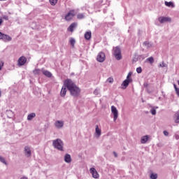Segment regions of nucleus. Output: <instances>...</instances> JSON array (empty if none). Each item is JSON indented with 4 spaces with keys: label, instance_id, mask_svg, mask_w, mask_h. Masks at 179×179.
I'll return each instance as SVG.
<instances>
[{
    "label": "nucleus",
    "instance_id": "4c0bfd02",
    "mask_svg": "<svg viewBox=\"0 0 179 179\" xmlns=\"http://www.w3.org/2000/svg\"><path fill=\"white\" fill-rule=\"evenodd\" d=\"M3 67V62L0 61V71H2Z\"/></svg>",
    "mask_w": 179,
    "mask_h": 179
},
{
    "label": "nucleus",
    "instance_id": "423d86ee",
    "mask_svg": "<svg viewBox=\"0 0 179 179\" xmlns=\"http://www.w3.org/2000/svg\"><path fill=\"white\" fill-rule=\"evenodd\" d=\"M24 155L26 157H31V147L26 145L24 148Z\"/></svg>",
    "mask_w": 179,
    "mask_h": 179
},
{
    "label": "nucleus",
    "instance_id": "1a4fd4ad",
    "mask_svg": "<svg viewBox=\"0 0 179 179\" xmlns=\"http://www.w3.org/2000/svg\"><path fill=\"white\" fill-rule=\"evenodd\" d=\"M73 16H75V11L74 10H70L65 16V20L67 22H70V20H72L73 18Z\"/></svg>",
    "mask_w": 179,
    "mask_h": 179
},
{
    "label": "nucleus",
    "instance_id": "79ce46f5",
    "mask_svg": "<svg viewBox=\"0 0 179 179\" xmlns=\"http://www.w3.org/2000/svg\"><path fill=\"white\" fill-rule=\"evenodd\" d=\"M175 138L176 139V141H178V139H179V135H178V134H176V135H175Z\"/></svg>",
    "mask_w": 179,
    "mask_h": 179
},
{
    "label": "nucleus",
    "instance_id": "de8ad7c7",
    "mask_svg": "<svg viewBox=\"0 0 179 179\" xmlns=\"http://www.w3.org/2000/svg\"><path fill=\"white\" fill-rule=\"evenodd\" d=\"M178 85H179V80H178Z\"/></svg>",
    "mask_w": 179,
    "mask_h": 179
},
{
    "label": "nucleus",
    "instance_id": "412c9836",
    "mask_svg": "<svg viewBox=\"0 0 179 179\" xmlns=\"http://www.w3.org/2000/svg\"><path fill=\"white\" fill-rule=\"evenodd\" d=\"M35 117H36V114L34 113H31L28 115L27 120L28 121H31V120H33V118H35Z\"/></svg>",
    "mask_w": 179,
    "mask_h": 179
},
{
    "label": "nucleus",
    "instance_id": "a19ab883",
    "mask_svg": "<svg viewBox=\"0 0 179 179\" xmlns=\"http://www.w3.org/2000/svg\"><path fill=\"white\" fill-rule=\"evenodd\" d=\"M143 86H144V87L148 89V87L149 86V84L148 83H144Z\"/></svg>",
    "mask_w": 179,
    "mask_h": 179
},
{
    "label": "nucleus",
    "instance_id": "393cba45",
    "mask_svg": "<svg viewBox=\"0 0 179 179\" xmlns=\"http://www.w3.org/2000/svg\"><path fill=\"white\" fill-rule=\"evenodd\" d=\"M143 45H145L146 48H152V43H150L149 41L144 42Z\"/></svg>",
    "mask_w": 179,
    "mask_h": 179
},
{
    "label": "nucleus",
    "instance_id": "c03bdc74",
    "mask_svg": "<svg viewBox=\"0 0 179 179\" xmlns=\"http://www.w3.org/2000/svg\"><path fill=\"white\" fill-rule=\"evenodd\" d=\"M3 22V20H2V18H0V26H1V24H2Z\"/></svg>",
    "mask_w": 179,
    "mask_h": 179
},
{
    "label": "nucleus",
    "instance_id": "7ed1b4c3",
    "mask_svg": "<svg viewBox=\"0 0 179 179\" xmlns=\"http://www.w3.org/2000/svg\"><path fill=\"white\" fill-rule=\"evenodd\" d=\"M113 55L117 61H120L122 59V56L121 55V49L120 47L117 46L113 48Z\"/></svg>",
    "mask_w": 179,
    "mask_h": 179
},
{
    "label": "nucleus",
    "instance_id": "2eb2a0df",
    "mask_svg": "<svg viewBox=\"0 0 179 179\" xmlns=\"http://www.w3.org/2000/svg\"><path fill=\"white\" fill-rule=\"evenodd\" d=\"M64 162L66 163H71L72 162V158L71 157V155L66 154L64 155Z\"/></svg>",
    "mask_w": 179,
    "mask_h": 179
},
{
    "label": "nucleus",
    "instance_id": "a211bd4d",
    "mask_svg": "<svg viewBox=\"0 0 179 179\" xmlns=\"http://www.w3.org/2000/svg\"><path fill=\"white\" fill-rule=\"evenodd\" d=\"M148 141H149V136H143L141 137V143L145 144L146 142H148Z\"/></svg>",
    "mask_w": 179,
    "mask_h": 179
},
{
    "label": "nucleus",
    "instance_id": "f03ea898",
    "mask_svg": "<svg viewBox=\"0 0 179 179\" xmlns=\"http://www.w3.org/2000/svg\"><path fill=\"white\" fill-rule=\"evenodd\" d=\"M52 146L55 149H57V150H60V152H64V141L60 138L53 140Z\"/></svg>",
    "mask_w": 179,
    "mask_h": 179
},
{
    "label": "nucleus",
    "instance_id": "4be33fe9",
    "mask_svg": "<svg viewBox=\"0 0 179 179\" xmlns=\"http://www.w3.org/2000/svg\"><path fill=\"white\" fill-rule=\"evenodd\" d=\"M165 6H168V8H174V3L171 1H165Z\"/></svg>",
    "mask_w": 179,
    "mask_h": 179
},
{
    "label": "nucleus",
    "instance_id": "c9c22d12",
    "mask_svg": "<svg viewBox=\"0 0 179 179\" xmlns=\"http://www.w3.org/2000/svg\"><path fill=\"white\" fill-rule=\"evenodd\" d=\"M150 113L152 115H156V109H155V108H152L151 110H150Z\"/></svg>",
    "mask_w": 179,
    "mask_h": 179
},
{
    "label": "nucleus",
    "instance_id": "bb28decb",
    "mask_svg": "<svg viewBox=\"0 0 179 179\" xmlns=\"http://www.w3.org/2000/svg\"><path fill=\"white\" fill-rule=\"evenodd\" d=\"M49 2L52 6H55L57 5V3L58 2V0H49Z\"/></svg>",
    "mask_w": 179,
    "mask_h": 179
},
{
    "label": "nucleus",
    "instance_id": "6e6552de",
    "mask_svg": "<svg viewBox=\"0 0 179 179\" xmlns=\"http://www.w3.org/2000/svg\"><path fill=\"white\" fill-rule=\"evenodd\" d=\"M98 62H104L106 61V54L103 52H100L96 57Z\"/></svg>",
    "mask_w": 179,
    "mask_h": 179
},
{
    "label": "nucleus",
    "instance_id": "cd10ccee",
    "mask_svg": "<svg viewBox=\"0 0 179 179\" xmlns=\"http://www.w3.org/2000/svg\"><path fill=\"white\" fill-rule=\"evenodd\" d=\"M146 61H147V62L153 64V62H155V59L153 58V57H148V59H146Z\"/></svg>",
    "mask_w": 179,
    "mask_h": 179
},
{
    "label": "nucleus",
    "instance_id": "f704fd0d",
    "mask_svg": "<svg viewBox=\"0 0 179 179\" xmlns=\"http://www.w3.org/2000/svg\"><path fill=\"white\" fill-rule=\"evenodd\" d=\"M94 94H95V96H97V95L100 94V90L96 89V90L94 91Z\"/></svg>",
    "mask_w": 179,
    "mask_h": 179
},
{
    "label": "nucleus",
    "instance_id": "72a5a7b5",
    "mask_svg": "<svg viewBox=\"0 0 179 179\" xmlns=\"http://www.w3.org/2000/svg\"><path fill=\"white\" fill-rule=\"evenodd\" d=\"M77 17L78 19H84L85 18V15H83L82 13L78 14Z\"/></svg>",
    "mask_w": 179,
    "mask_h": 179
},
{
    "label": "nucleus",
    "instance_id": "aec40b11",
    "mask_svg": "<svg viewBox=\"0 0 179 179\" xmlns=\"http://www.w3.org/2000/svg\"><path fill=\"white\" fill-rule=\"evenodd\" d=\"M85 40H90V38H92V31H88L85 32Z\"/></svg>",
    "mask_w": 179,
    "mask_h": 179
},
{
    "label": "nucleus",
    "instance_id": "ddd939ff",
    "mask_svg": "<svg viewBox=\"0 0 179 179\" xmlns=\"http://www.w3.org/2000/svg\"><path fill=\"white\" fill-rule=\"evenodd\" d=\"M1 40H3V41H4V43H8V41H12V37H10V36H9L8 34H5L2 33Z\"/></svg>",
    "mask_w": 179,
    "mask_h": 179
},
{
    "label": "nucleus",
    "instance_id": "f8f14e48",
    "mask_svg": "<svg viewBox=\"0 0 179 179\" xmlns=\"http://www.w3.org/2000/svg\"><path fill=\"white\" fill-rule=\"evenodd\" d=\"M27 61V59L26 58V57L24 56L20 57L17 61L19 66H23V65L26 64Z\"/></svg>",
    "mask_w": 179,
    "mask_h": 179
},
{
    "label": "nucleus",
    "instance_id": "ea45409f",
    "mask_svg": "<svg viewBox=\"0 0 179 179\" xmlns=\"http://www.w3.org/2000/svg\"><path fill=\"white\" fill-rule=\"evenodd\" d=\"M3 19H4L5 20H9V17L6 16V15H4L3 17Z\"/></svg>",
    "mask_w": 179,
    "mask_h": 179
},
{
    "label": "nucleus",
    "instance_id": "c85d7f7f",
    "mask_svg": "<svg viewBox=\"0 0 179 179\" xmlns=\"http://www.w3.org/2000/svg\"><path fill=\"white\" fill-rule=\"evenodd\" d=\"M0 162L1 163H3V164H5L6 166H8V163L5 160V158H3V157H2V156H0Z\"/></svg>",
    "mask_w": 179,
    "mask_h": 179
},
{
    "label": "nucleus",
    "instance_id": "e433bc0d",
    "mask_svg": "<svg viewBox=\"0 0 179 179\" xmlns=\"http://www.w3.org/2000/svg\"><path fill=\"white\" fill-rule=\"evenodd\" d=\"M137 73H142V67H138L136 69Z\"/></svg>",
    "mask_w": 179,
    "mask_h": 179
},
{
    "label": "nucleus",
    "instance_id": "58836bf2",
    "mask_svg": "<svg viewBox=\"0 0 179 179\" xmlns=\"http://www.w3.org/2000/svg\"><path fill=\"white\" fill-rule=\"evenodd\" d=\"M163 134H164V135L165 136H169V131L164 130V132H163Z\"/></svg>",
    "mask_w": 179,
    "mask_h": 179
},
{
    "label": "nucleus",
    "instance_id": "a18cd8bd",
    "mask_svg": "<svg viewBox=\"0 0 179 179\" xmlns=\"http://www.w3.org/2000/svg\"><path fill=\"white\" fill-rule=\"evenodd\" d=\"M1 37H2V32L0 31V40H1Z\"/></svg>",
    "mask_w": 179,
    "mask_h": 179
},
{
    "label": "nucleus",
    "instance_id": "f3484780",
    "mask_svg": "<svg viewBox=\"0 0 179 179\" xmlns=\"http://www.w3.org/2000/svg\"><path fill=\"white\" fill-rule=\"evenodd\" d=\"M95 134H96L97 138H100V136H101V129L99 128V125L96 126Z\"/></svg>",
    "mask_w": 179,
    "mask_h": 179
},
{
    "label": "nucleus",
    "instance_id": "37998d69",
    "mask_svg": "<svg viewBox=\"0 0 179 179\" xmlns=\"http://www.w3.org/2000/svg\"><path fill=\"white\" fill-rule=\"evenodd\" d=\"M113 155L115 157H118V154H117L115 151L113 152Z\"/></svg>",
    "mask_w": 179,
    "mask_h": 179
},
{
    "label": "nucleus",
    "instance_id": "b1692460",
    "mask_svg": "<svg viewBox=\"0 0 179 179\" xmlns=\"http://www.w3.org/2000/svg\"><path fill=\"white\" fill-rule=\"evenodd\" d=\"M43 72V70H41L39 69H36L33 71L34 75H40Z\"/></svg>",
    "mask_w": 179,
    "mask_h": 179
},
{
    "label": "nucleus",
    "instance_id": "f257e3e1",
    "mask_svg": "<svg viewBox=\"0 0 179 179\" xmlns=\"http://www.w3.org/2000/svg\"><path fill=\"white\" fill-rule=\"evenodd\" d=\"M66 83L67 89L69 90L70 94L73 96V97H79V94H80V88L76 86L71 79H68Z\"/></svg>",
    "mask_w": 179,
    "mask_h": 179
},
{
    "label": "nucleus",
    "instance_id": "9d476101",
    "mask_svg": "<svg viewBox=\"0 0 179 179\" xmlns=\"http://www.w3.org/2000/svg\"><path fill=\"white\" fill-rule=\"evenodd\" d=\"M90 173L92 174V178L97 179L99 177H100L99 172H97V170H96L94 168H91L90 169Z\"/></svg>",
    "mask_w": 179,
    "mask_h": 179
},
{
    "label": "nucleus",
    "instance_id": "9b49d317",
    "mask_svg": "<svg viewBox=\"0 0 179 179\" xmlns=\"http://www.w3.org/2000/svg\"><path fill=\"white\" fill-rule=\"evenodd\" d=\"M158 20L159 23L163 24V23H167V22H171V18L169 17H159Z\"/></svg>",
    "mask_w": 179,
    "mask_h": 179
},
{
    "label": "nucleus",
    "instance_id": "dca6fc26",
    "mask_svg": "<svg viewBox=\"0 0 179 179\" xmlns=\"http://www.w3.org/2000/svg\"><path fill=\"white\" fill-rule=\"evenodd\" d=\"M78 26V23L73 22L72 23L68 28V31H71V33L73 31V29H76V27Z\"/></svg>",
    "mask_w": 179,
    "mask_h": 179
},
{
    "label": "nucleus",
    "instance_id": "a878e982",
    "mask_svg": "<svg viewBox=\"0 0 179 179\" xmlns=\"http://www.w3.org/2000/svg\"><path fill=\"white\" fill-rule=\"evenodd\" d=\"M69 43H70L71 45H72V47H75V43H76V41H75V38H71L69 40Z\"/></svg>",
    "mask_w": 179,
    "mask_h": 179
},
{
    "label": "nucleus",
    "instance_id": "2f4dec72",
    "mask_svg": "<svg viewBox=\"0 0 179 179\" xmlns=\"http://www.w3.org/2000/svg\"><path fill=\"white\" fill-rule=\"evenodd\" d=\"M150 179H157V173H151L150 176Z\"/></svg>",
    "mask_w": 179,
    "mask_h": 179
},
{
    "label": "nucleus",
    "instance_id": "0eeeda50",
    "mask_svg": "<svg viewBox=\"0 0 179 179\" xmlns=\"http://www.w3.org/2000/svg\"><path fill=\"white\" fill-rule=\"evenodd\" d=\"M111 113L113 114V121L115 122L117 121V118H118V110H117L115 106H111Z\"/></svg>",
    "mask_w": 179,
    "mask_h": 179
},
{
    "label": "nucleus",
    "instance_id": "6ab92c4d",
    "mask_svg": "<svg viewBox=\"0 0 179 179\" xmlns=\"http://www.w3.org/2000/svg\"><path fill=\"white\" fill-rule=\"evenodd\" d=\"M42 73L45 75V76H47V78H51V76H52V74L51 73V72L47 70L42 69Z\"/></svg>",
    "mask_w": 179,
    "mask_h": 179
},
{
    "label": "nucleus",
    "instance_id": "c756f323",
    "mask_svg": "<svg viewBox=\"0 0 179 179\" xmlns=\"http://www.w3.org/2000/svg\"><path fill=\"white\" fill-rule=\"evenodd\" d=\"M173 87L177 96L179 97V88L177 87V85L176 84H173Z\"/></svg>",
    "mask_w": 179,
    "mask_h": 179
},
{
    "label": "nucleus",
    "instance_id": "4468645a",
    "mask_svg": "<svg viewBox=\"0 0 179 179\" xmlns=\"http://www.w3.org/2000/svg\"><path fill=\"white\" fill-rule=\"evenodd\" d=\"M55 127H56V128H57V129H61V128L64 127V121L57 120L55 122Z\"/></svg>",
    "mask_w": 179,
    "mask_h": 179
},
{
    "label": "nucleus",
    "instance_id": "473e14b6",
    "mask_svg": "<svg viewBox=\"0 0 179 179\" xmlns=\"http://www.w3.org/2000/svg\"><path fill=\"white\" fill-rule=\"evenodd\" d=\"M106 82H108V83H114V78L109 77L107 80Z\"/></svg>",
    "mask_w": 179,
    "mask_h": 179
},
{
    "label": "nucleus",
    "instance_id": "49530a36",
    "mask_svg": "<svg viewBox=\"0 0 179 179\" xmlns=\"http://www.w3.org/2000/svg\"><path fill=\"white\" fill-rule=\"evenodd\" d=\"M1 94H2V93H1V91H0V97H1Z\"/></svg>",
    "mask_w": 179,
    "mask_h": 179
},
{
    "label": "nucleus",
    "instance_id": "5701e85b",
    "mask_svg": "<svg viewBox=\"0 0 179 179\" xmlns=\"http://www.w3.org/2000/svg\"><path fill=\"white\" fill-rule=\"evenodd\" d=\"M174 120H175L176 124H179V112H177L175 114Z\"/></svg>",
    "mask_w": 179,
    "mask_h": 179
},
{
    "label": "nucleus",
    "instance_id": "7c9ffc66",
    "mask_svg": "<svg viewBox=\"0 0 179 179\" xmlns=\"http://www.w3.org/2000/svg\"><path fill=\"white\" fill-rule=\"evenodd\" d=\"M159 68H167V64L164 62H162V64H159Z\"/></svg>",
    "mask_w": 179,
    "mask_h": 179
},
{
    "label": "nucleus",
    "instance_id": "20e7f679",
    "mask_svg": "<svg viewBox=\"0 0 179 179\" xmlns=\"http://www.w3.org/2000/svg\"><path fill=\"white\" fill-rule=\"evenodd\" d=\"M132 76V73H129L127 76V79L124 80L122 84V86H124V87H122V89H127V87H128L129 83H131V82H132V79H131V76Z\"/></svg>",
    "mask_w": 179,
    "mask_h": 179
},
{
    "label": "nucleus",
    "instance_id": "39448f33",
    "mask_svg": "<svg viewBox=\"0 0 179 179\" xmlns=\"http://www.w3.org/2000/svg\"><path fill=\"white\" fill-rule=\"evenodd\" d=\"M67 83H68V79L64 81V85L62 87L61 92H60L61 97H65V96H66V89H68V85H66Z\"/></svg>",
    "mask_w": 179,
    "mask_h": 179
}]
</instances>
